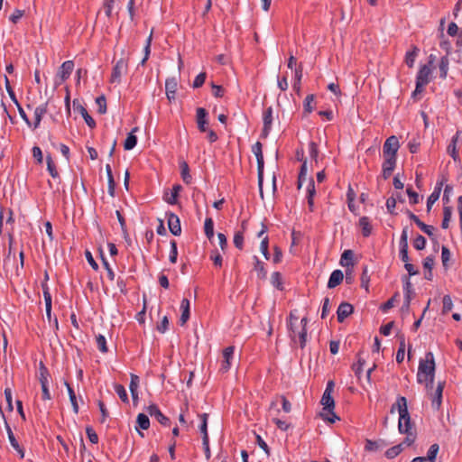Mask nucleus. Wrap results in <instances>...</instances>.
I'll return each instance as SVG.
<instances>
[{"instance_id": "f257e3e1", "label": "nucleus", "mask_w": 462, "mask_h": 462, "mask_svg": "<svg viewBox=\"0 0 462 462\" xmlns=\"http://www.w3.org/2000/svg\"><path fill=\"white\" fill-rule=\"evenodd\" d=\"M397 409L399 412L398 430L401 434H405L406 437L403 443L406 446H411L416 439V431L414 424L411 422V416L407 408V400L403 396H399L396 402L393 404L391 412H394Z\"/></svg>"}, {"instance_id": "f03ea898", "label": "nucleus", "mask_w": 462, "mask_h": 462, "mask_svg": "<svg viewBox=\"0 0 462 462\" xmlns=\"http://www.w3.org/2000/svg\"><path fill=\"white\" fill-rule=\"evenodd\" d=\"M435 376V360L432 352H427L425 358L419 362L417 381L419 383H426V386H432Z\"/></svg>"}, {"instance_id": "7ed1b4c3", "label": "nucleus", "mask_w": 462, "mask_h": 462, "mask_svg": "<svg viewBox=\"0 0 462 462\" xmlns=\"http://www.w3.org/2000/svg\"><path fill=\"white\" fill-rule=\"evenodd\" d=\"M334 387V382L331 380L328 381L321 398V404L323 405V410L328 411L331 415L330 417H328L326 420H328L331 423H334L337 420H339V418L333 411L335 408V401L332 396Z\"/></svg>"}, {"instance_id": "20e7f679", "label": "nucleus", "mask_w": 462, "mask_h": 462, "mask_svg": "<svg viewBox=\"0 0 462 462\" xmlns=\"http://www.w3.org/2000/svg\"><path fill=\"white\" fill-rule=\"evenodd\" d=\"M431 69L430 65H422L416 76V86L415 89L411 94L412 97H416L417 95L421 94L424 91L425 86H427L430 80Z\"/></svg>"}, {"instance_id": "39448f33", "label": "nucleus", "mask_w": 462, "mask_h": 462, "mask_svg": "<svg viewBox=\"0 0 462 462\" xmlns=\"http://www.w3.org/2000/svg\"><path fill=\"white\" fill-rule=\"evenodd\" d=\"M127 61L124 58L118 60L113 67L110 81L119 84L122 75L127 72Z\"/></svg>"}, {"instance_id": "423d86ee", "label": "nucleus", "mask_w": 462, "mask_h": 462, "mask_svg": "<svg viewBox=\"0 0 462 462\" xmlns=\"http://www.w3.org/2000/svg\"><path fill=\"white\" fill-rule=\"evenodd\" d=\"M74 69V62L72 60L64 61L59 69L56 75L55 84L60 85L67 80Z\"/></svg>"}, {"instance_id": "0eeeda50", "label": "nucleus", "mask_w": 462, "mask_h": 462, "mask_svg": "<svg viewBox=\"0 0 462 462\" xmlns=\"http://www.w3.org/2000/svg\"><path fill=\"white\" fill-rule=\"evenodd\" d=\"M399 146V140L396 136L388 137L383 147V157H396Z\"/></svg>"}, {"instance_id": "6e6552de", "label": "nucleus", "mask_w": 462, "mask_h": 462, "mask_svg": "<svg viewBox=\"0 0 462 462\" xmlns=\"http://www.w3.org/2000/svg\"><path fill=\"white\" fill-rule=\"evenodd\" d=\"M147 412L151 417H153L162 426L168 427L171 425V420L166 417L159 409L156 404H151L147 407Z\"/></svg>"}, {"instance_id": "1a4fd4ad", "label": "nucleus", "mask_w": 462, "mask_h": 462, "mask_svg": "<svg viewBox=\"0 0 462 462\" xmlns=\"http://www.w3.org/2000/svg\"><path fill=\"white\" fill-rule=\"evenodd\" d=\"M447 181L445 177H442L436 182L433 192L429 196L427 199V211L430 212L432 205L439 199L444 183Z\"/></svg>"}, {"instance_id": "9d476101", "label": "nucleus", "mask_w": 462, "mask_h": 462, "mask_svg": "<svg viewBox=\"0 0 462 462\" xmlns=\"http://www.w3.org/2000/svg\"><path fill=\"white\" fill-rule=\"evenodd\" d=\"M273 109L272 106L267 107L263 110V130H262V136L267 137L269 134L272 125H273Z\"/></svg>"}, {"instance_id": "9b49d317", "label": "nucleus", "mask_w": 462, "mask_h": 462, "mask_svg": "<svg viewBox=\"0 0 462 462\" xmlns=\"http://www.w3.org/2000/svg\"><path fill=\"white\" fill-rule=\"evenodd\" d=\"M168 227L170 232L174 236H180L181 234V226L179 217L172 213H166Z\"/></svg>"}, {"instance_id": "f8f14e48", "label": "nucleus", "mask_w": 462, "mask_h": 462, "mask_svg": "<svg viewBox=\"0 0 462 462\" xmlns=\"http://www.w3.org/2000/svg\"><path fill=\"white\" fill-rule=\"evenodd\" d=\"M235 347L230 346L223 350V360L221 362L220 372L226 373L231 366V360L234 358Z\"/></svg>"}, {"instance_id": "ddd939ff", "label": "nucleus", "mask_w": 462, "mask_h": 462, "mask_svg": "<svg viewBox=\"0 0 462 462\" xmlns=\"http://www.w3.org/2000/svg\"><path fill=\"white\" fill-rule=\"evenodd\" d=\"M384 161L382 165V176L384 180L391 177L396 166V157H383Z\"/></svg>"}, {"instance_id": "4468645a", "label": "nucleus", "mask_w": 462, "mask_h": 462, "mask_svg": "<svg viewBox=\"0 0 462 462\" xmlns=\"http://www.w3.org/2000/svg\"><path fill=\"white\" fill-rule=\"evenodd\" d=\"M5 430L8 435V439L10 441V444L12 448L18 453L20 458L24 457V449L20 446L17 439H15L14 432L9 426V424L5 421Z\"/></svg>"}, {"instance_id": "2eb2a0df", "label": "nucleus", "mask_w": 462, "mask_h": 462, "mask_svg": "<svg viewBox=\"0 0 462 462\" xmlns=\"http://www.w3.org/2000/svg\"><path fill=\"white\" fill-rule=\"evenodd\" d=\"M208 112L203 107H198L196 110V117H197V124L198 128L200 132L204 133L208 131L207 125H208Z\"/></svg>"}, {"instance_id": "dca6fc26", "label": "nucleus", "mask_w": 462, "mask_h": 462, "mask_svg": "<svg viewBox=\"0 0 462 462\" xmlns=\"http://www.w3.org/2000/svg\"><path fill=\"white\" fill-rule=\"evenodd\" d=\"M354 311V307L347 302H342L337 310V316L338 322H343L349 315Z\"/></svg>"}, {"instance_id": "f3484780", "label": "nucleus", "mask_w": 462, "mask_h": 462, "mask_svg": "<svg viewBox=\"0 0 462 462\" xmlns=\"http://www.w3.org/2000/svg\"><path fill=\"white\" fill-rule=\"evenodd\" d=\"M73 106H74L75 109L80 113V115L84 118L86 124L90 128H95L96 122L93 119V117L88 113L87 109L82 105H80L78 100L73 101Z\"/></svg>"}, {"instance_id": "a211bd4d", "label": "nucleus", "mask_w": 462, "mask_h": 462, "mask_svg": "<svg viewBox=\"0 0 462 462\" xmlns=\"http://www.w3.org/2000/svg\"><path fill=\"white\" fill-rule=\"evenodd\" d=\"M182 189V187L181 185L180 184H175L173 185L172 187V189L171 191V193H165L164 196H163V199L170 205H176L177 202H178V197H179V193L180 191Z\"/></svg>"}, {"instance_id": "6ab92c4d", "label": "nucleus", "mask_w": 462, "mask_h": 462, "mask_svg": "<svg viewBox=\"0 0 462 462\" xmlns=\"http://www.w3.org/2000/svg\"><path fill=\"white\" fill-rule=\"evenodd\" d=\"M48 111V103H44L40 105L34 109V123H33V128L36 129L39 127L41 121L44 115Z\"/></svg>"}, {"instance_id": "aec40b11", "label": "nucleus", "mask_w": 462, "mask_h": 462, "mask_svg": "<svg viewBox=\"0 0 462 462\" xmlns=\"http://www.w3.org/2000/svg\"><path fill=\"white\" fill-rule=\"evenodd\" d=\"M344 279V274L342 271L340 270H335L332 272V273L329 276L328 282V287L329 289H333L339 285Z\"/></svg>"}, {"instance_id": "412c9836", "label": "nucleus", "mask_w": 462, "mask_h": 462, "mask_svg": "<svg viewBox=\"0 0 462 462\" xmlns=\"http://www.w3.org/2000/svg\"><path fill=\"white\" fill-rule=\"evenodd\" d=\"M165 91L169 100L175 98V94L177 91V81L174 78L166 79Z\"/></svg>"}, {"instance_id": "4be33fe9", "label": "nucleus", "mask_w": 462, "mask_h": 462, "mask_svg": "<svg viewBox=\"0 0 462 462\" xmlns=\"http://www.w3.org/2000/svg\"><path fill=\"white\" fill-rule=\"evenodd\" d=\"M309 319L307 317H303L300 320L301 328L298 332V337L300 339V346L301 348H304L307 342V324Z\"/></svg>"}, {"instance_id": "5701e85b", "label": "nucleus", "mask_w": 462, "mask_h": 462, "mask_svg": "<svg viewBox=\"0 0 462 462\" xmlns=\"http://www.w3.org/2000/svg\"><path fill=\"white\" fill-rule=\"evenodd\" d=\"M181 316L180 318V324L183 326L189 319V300L183 299L180 302Z\"/></svg>"}, {"instance_id": "b1692460", "label": "nucleus", "mask_w": 462, "mask_h": 462, "mask_svg": "<svg viewBox=\"0 0 462 462\" xmlns=\"http://www.w3.org/2000/svg\"><path fill=\"white\" fill-rule=\"evenodd\" d=\"M200 420H201V423H200V426H199V430L200 432L202 433L203 437H202V441H203V444H207L206 442L208 441V413H201L199 415Z\"/></svg>"}, {"instance_id": "393cba45", "label": "nucleus", "mask_w": 462, "mask_h": 462, "mask_svg": "<svg viewBox=\"0 0 462 462\" xmlns=\"http://www.w3.org/2000/svg\"><path fill=\"white\" fill-rule=\"evenodd\" d=\"M50 378H51V374L49 373L48 368L45 366V365L42 362H40L38 379L40 381L41 386L48 385Z\"/></svg>"}, {"instance_id": "a878e982", "label": "nucleus", "mask_w": 462, "mask_h": 462, "mask_svg": "<svg viewBox=\"0 0 462 462\" xmlns=\"http://www.w3.org/2000/svg\"><path fill=\"white\" fill-rule=\"evenodd\" d=\"M402 281L403 282L404 300L408 302V300H411L412 294L414 293L412 284L407 275H403Z\"/></svg>"}, {"instance_id": "bb28decb", "label": "nucleus", "mask_w": 462, "mask_h": 462, "mask_svg": "<svg viewBox=\"0 0 462 462\" xmlns=\"http://www.w3.org/2000/svg\"><path fill=\"white\" fill-rule=\"evenodd\" d=\"M302 71H303V69H302L301 64H300L295 69V71H294V79H293L292 88H293V90L298 95H300V82H301V79H302Z\"/></svg>"}, {"instance_id": "cd10ccee", "label": "nucleus", "mask_w": 462, "mask_h": 462, "mask_svg": "<svg viewBox=\"0 0 462 462\" xmlns=\"http://www.w3.org/2000/svg\"><path fill=\"white\" fill-rule=\"evenodd\" d=\"M359 226L362 229V235L365 237H368L372 233V226L368 217H361L359 218Z\"/></svg>"}, {"instance_id": "c85d7f7f", "label": "nucleus", "mask_w": 462, "mask_h": 462, "mask_svg": "<svg viewBox=\"0 0 462 462\" xmlns=\"http://www.w3.org/2000/svg\"><path fill=\"white\" fill-rule=\"evenodd\" d=\"M245 221L242 222V230L236 231L234 235V245L239 250H242L244 247V231L245 230Z\"/></svg>"}, {"instance_id": "c756f323", "label": "nucleus", "mask_w": 462, "mask_h": 462, "mask_svg": "<svg viewBox=\"0 0 462 462\" xmlns=\"http://www.w3.org/2000/svg\"><path fill=\"white\" fill-rule=\"evenodd\" d=\"M254 270L257 273L258 278L265 279L266 275H267V272L265 270L264 263L260 261L256 255L254 256Z\"/></svg>"}, {"instance_id": "7c9ffc66", "label": "nucleus", "mask_w": 462, "mask_h": 462, "mask_svg": "<svg viewBox=\"0 0 462 462\" xmlns=\"http://www.w3.org/2000/svg\"><path fill=\"white\" fill-rule=\"evenodd\" d=\"M354 253L352 250H345L341 254L340 264L345 267H349L354 265Z\"/></svg>"}, {"instance_id": "2f4dec72", "label": "nucleus", "mask_w": 462, "mask_h": 462, "mask_svg": "<svg viewBox=\"0 0 462 462\" xmlns=\"http://www.w3.org/2000/svg\"><path fill=\"white\" fill-rule=\"evenodd\" d=\"M443 388L444 384L442 383H439L435 391V396L432 399V407L435 409H439L441 405Z\"/></svg>"}, {"instance_id": "473e14b6", "label": "nucleus", "mask_w": 462, "mask_h": 462, "mask_svg": "<svg viewBox=\"0 0 462 462\" xmlns=\"http://www.w3.org/2000/svg\"><path fill=\"white\" fill-rule=\"evenodd\" d=\"M64 384L67 387L69 397V401L71 402L73 411L76 414H78L79 413V404H78V402H77V396L75 394V392H74L73 388L70 386V384L68 382H65Z\"/></svg>"}, {"instance_id": "72a5a7b5", "label": "nucleus", "mask_w": 462, "mask_h": 462, "mask_svg": "<svg viewBox=\"0 0 462 462\" xmlns=\"http://www.w3.org/2000/svg\"><path fill=\"white\" fill-rule=\"evenodd\" d=\"M449 60L448 57L443 56L440 58L439 68V77L441 79H446L448 71Z\"/></svg>"}, {"instance_id": "f704fd0d", "label": "nucleus", "mask_w": 462, "mask_h": 462, "mask_svg": "<svg viewBox=\"0 0 462 462\" xmlns=\"http://www.w3.org/2000/svg\"><path fill=\"white\" fill-rule=\"evenodd\" d=\"M137 128H134L133 131L128 134L125 143H124V148L126 151L132 150L135 147L137 143V137L134 134V132L136 131Z\"/></svg>"}, {"instance_id": "c9c22d12", "label": "nucleus", "mask_w": 462, "mask_h": 462, "mask_svg": "<svg viewBox=\"0 0 462 462\" xmlns=\"http://www.w3.org/2000/svg\"><path fill=\"white\" fill-rule=\"evenodd\" d=\"M419 49L416 46H413L411 51H409L405 54V63L409 68H412L414 66V62L416 57L418 56Z\"/></svg>"}, {"instance_id": "e433bc0d", "label": "nucleus", "mask_w": 462, "mask_h": 462, "mask_svg": "<svg viewBox=\"0 0 462 462\" xmlns=\"http://www.w3.org/2000/svg\"><path fill=\"white\" fill-rule=\"evenodd\" d=\"M106 171L107 174V180H108V193L110 196H115V180L112 173V168L110 164L106 165Z\"/></svg>"}, {"instance_id": "4c0bfd02", "label": "nucleus", "mask_w": 462, "mask_h": 462, "mask_svg": "<svg viewBox=\"0 0 462 462\" xmlns=\"http://www.w3.org/2000/svg\"><path fill=\"white\" fill-rule=\"evenodd\" d=\"M451 217H452V208L449 206H444L443 219H442V223H441V227L443 229H447L448 227Z\"/></svg>"}, {"instance_id": "58836bf2", "label": "nucleus", "mask_w": 462, "mask_h": 462, "mask_svg": "<svg viewBox=\"0 0 462 462\" xmlns=\"http://www.w3.org/2000/svg\"><path fill=\"white\" fill-rule=\"evenodd\" d=\"M257 161V173H258V185L260 189V192L262 193L263 189V166L264 161L263 158H258Z\"/></svg>"}, {"instance_id": "ea45409f", "label": "nucleus", "mask_w": 462, "mask_h": 462, "mask_svg": "<svg viewBox=\"0 0 462 462\" xmlns=\"http://www.w3.org/2000/svg\"><path fill=\"white\" fill-rule=\"evenodd\" d=\"M152 41V32H151L150 35L146 39L145 46L143 48L144 56L140 62V64L142 66H143L145 64V62L148 60V59L150 57Z\"/></svg>"}, {"instance_id": "a19ab883", "label": "nucleus", "mask_w": 462, "mask_h": 462, "mask_svg": "<svg viewBox=\"0 0 462 462\" xmlns=\"http://www.w3.org/2000/svg\"><path fill=\"white\" fill-rule=\"evenodd\" d=\"M314 98H315V97H314L313 94L308 95L305 97V100L303 102V113H304V115H309V114H310L314 110V106L312 105V103L314 101Z\"/></svg>"}, {"instance_id": "79ce46f5", "label": "nucleus", "mask_w": 462, "mask_h": 462, "mask_svg": "<svg viewBox=\"0 0 462 462\" xmlns=\"http://www.w3.org/2000/svg\"><path fill=\"white\" fill-rule=\"evenodd\" d=\"M404 356H405V338H404V336L402 335L400 337L399 349L396 353L397 363H399V364L402 363L404 360Z\"/></svg>"}, {"instance_id": "37998d69", "label": "nucleus", "mask_w": 462, "mask_h": 462, "mask_svg": "<svg viewBox=\"0 0 462 462\" xmlns=\"http://www.w3.org/2000/svg\"><path fill=\"white\" fill-rule=\"evenodd\" d=\"M137 426L142 430H148L150 427V420L147 415L139 413L136 419Z\"/></svg>"}, {"instance_id": "c03bdc74", "label": "nucleus", "mask_w": 462, "mask_h": 462, "mask_svg": "<svg viewBox=\"0 0 462 462\" xmlns=\"http://www.w3.org/2000/svg\"><path fill=\"white\" fill-rule=\"evenodd\" d=\"M180 170H181L180 174H181L182 180L186 184H189L191 182L192 177L189 174V165L187 164V162H183L180 164Z\"/></svg>"}, {"instance_id": "a18cd8bd", "label": "nucleus", "mask_w": 462, "mask_h": 462, "mask_svg": "<svg viewBox=\"0 0 462 462\" xmlns=\"http://www.w3.org/2000/svg\"><path fill=\"white\" fill-rule=\"evenodd\" d=\"M46 163H47V171L51 174L52 178H58L59 172L57 171L56 165L51 158V155H47L46 157Z\"/></svg>"}, {"instance_id": "49530a36", "label": "nucleus", "mask_w": 462, "mask_h": 462, "mask_svg": "<svg viewBox=\"0 0 462 462\" xmlns=\"http://www.w3.org/2000/svg\"><path fill=\"white\" fill-rule=\"evenodd\" d=\"M402 445H405V444L402 442L399 445H396V446H393V447L388 448L385 452L386 457L387 458H394L395 457H397L403 449Z\"/></svg>"}, {"instance_id": "de8ad7c7", "label": "nucleus", "mask_w": 462, "mask_h": 462, "mask_svg": "<svg viewBox=\"0 0 462 462\" xmlns=\"http://www.w3.org/2000/svg\"><path fill=\"white\" fill-rule=\"evenodd\" d=\"M204 231L205 235L208 239H211L214 236V222L212 218L208 217L205 220L204 224Z\"/></svg>"}, {"instance_id": "09e8293b", "label": "nucleus", "mask_w": 462, "mask_h": 462, "mask_svg": "<svg viewBox=\"0 0 462 462\" xmlns=\"http://www.w3.org/2000/svg\"><path fill=\"white\" fill-rule=\"evenodd\" d=\"M115 391L124 403H128L129 399L125 388L122 384H115Z\"/></svg>"}, {"instance_id": "8fccbe9b", "label": "nucleus", "mask_w": 462, "mask_h": 462, "mask_svg": "<svg viewBox=\"0 0 462 462\" xmlns=\"http://www.w3.org/2000/svg\"><path fill=\"white\" fill-rule=\"evenodd\" d=\"M365 364V359H363L360 356V354L357 355V362L352 365V369L355 372V374L357 377H360L364 365Z\"/></svg>"}, {"instance_id": "3c124183", "label": "nucleus", "mask_w": 462, "mask_h": 462, "mask_svg": "<svg viewBox=\"0 0 462 462\" xmlns=\"http://www.w3.org/2000/svg\"><path fill=\"white\" fill-rule=\"evenodd\" d=\"M457 138H458V133H457V134L452 137L451 143L448 146V152L450 154V156L455 161L458 158L457 149H456V143L457 142Z\"/></svg>"}, {"instance_id": "603ef678", "label": "nucleus", "mask_w": 462, "mask_h": 462, "mask_svg": "<svg viewBox=\"0 0 462 462\" xmlns=\"http://www.w3.org/2000/svg\"><path fill=\"white\" fill-rule=\"evenodd\" d=\"M96 344L100 352L106 353L108 351L106 339L103 335L98 334L96 336Z\"/></svg>"}, {"instance_id": "864d4df0", "label": "nucleus", "mask_w": 462, "mask_h": 462, "mask_svg": "<svg viewBox=\"0 0 462 462\" xmlns=\"http://www.w3.org/2000/svg\"><path fill=\"white\" fill-rule=\"evenodd\" d=\"M439 445L438 444H432L428 452H427V457H424L427 461H430V462H435L436 460V457L438 455V452H439Z\"/></svg>"}, {"instance_id": "5fc2aeb1", "label": "nucleus", "mask_w": 462, "mask_h": 462, "mask_svg": "<svg viewBox=\"0 0 462 462\" xmlns=\"http://www.w3.org/2000/svg\"><path fill=\"white\" fill-rule=\"evenodd\" d=\"M140 383V378L137 374H130V384L129 389L131 393H134V392H138Z\"/></svg>"}, {"instance_id": "6e6d98bb", "label": "nucleus", "mask_w": 462, "mask_h": 462, "mask_svg": "<svg viewBox=\"0 0 462 462\" xmlns=\"http://www.w3.org/2000/svg\"><path fill=\"white\" fill-rule=\"evenodd\" d=\"M171 251L169 255V260L171 263H176L178 257V248L177 242L175 240L171 241Z\"/></svg>"}, {"instance_id": "4d7b16f0", "label": "nucleus", "mask_w": 462, "mask_h": 462, "mask_svg": "<svg viewBox=\"0 0 462 462\" xmlns=\"http://www.w3.org/2000/svg\"><path fill=\"white\" fill-rule=\"evenodd\" d=\"M269 238L268 236H265L263 238L261 245H260V250L264 256L266 260L270 259V253H269Z\"/></svg>"}, {"instance_id": "13d9d810", "label": "nucleus", "mask_w": 462, "mask_h": 462, "mask_svg": "<svg viewBox=\"0 0 462 462\" xmlns=\"http://www.w3.org/2000/svg\"><path fill=\"white\" fill-rule=\"evenodd\" d=\"M426 238L421 235H418L413 240V247L416 250H423L426 246Z\"/></svg>"}, {"instance_id": "bf43d9fd", "label": "nucleus", "mask_w": 462, "mask_h": 462, "mask_svg": "<svg viewBox=\"0 0 462 462\" xmlns=\"http://www.w3.org/2000/svg\"><path fill=\"white\" fill-rule=\"evenodd\" d=\"M442 303H443L442 312L444 314L449 312L452 310L453 302H452V299L449 295H445L443 297Z\"/></svg>"}, {"instance_id": "052dcab7", "label": "nucleus", "mask_w": 462, "mask_h": 462, "mask_svg": "<svg viewBox=\"0 0 462 462\" xmlns=\"http://www.w3.org/2000/svg\"><path fill=\"white\" fill-rule=\"evenodd\" d=\"M271 282L272 284L275 286L277 289H282V275L279 272H274L272 273Z\"/></svg>"}, {"instance_id": "680f3d73", "label": "nucleus", "mask_w": 462, "mask_h": 462, "mask_svg": "<svg viewBox=\"0 0 462 462\" xmlns=\"http://www.w3.org/2000/svg\"><path fill=\"white\" fill-rule=\"evenodd\" d=\"M206 78H207V74L206 72H200L194 79L193 81V84H192V87L194 88H199L200 87L203 86V84L205 83V80H206Z\"/></svg>"}, {"instance_id": "e2e57ef3", "label": "nucleus", "mask_w": 462, "mask_h": 462, "mask_svg": "<svg viewBox=\"0 0 462 462\" xmlns=\"http://www.w3.org/2000/svg\"><path fill=\"white\" fill-rule=\"evenodd\" d=\"M380 448H381V445H380L379 441H374V440H371V439H366L365 445V449L366 451H370V452L376 451Z\"/></svg>"}, {"instance_id": "0e129e2a", "label": "nucleus", "mask_w": 462, "mask_h": 462, "mask_svg": "<svg viewBox=\"0 0 462 462\" xmlns=\"http://www.w3.org/2000/svg\"><path fill=\"white\" fill-rule=\"evenodd\" d=\"M86 433L88 435V438L89 439V441L92 443V444H97L98 442V436L97 434L96 433V431L93 430L92 427L90 426H88L86 428Z\"/></svg>"}, {"instance_id": "69168bd1", "label": "nucleus", "mask_w": 462, "mask_h": 462, "mask_svg": "<svg viewBox=\"0 0 462 462\" xmlns=\"http://www.w3.org/2000/svg\"><path fill=\"white\" fill-rule=\"evenodd\" d=\"M309 152H310V156L311 157V159L317 162L318 156H319V147L316 143H314V142L310 143Z\"/></svg>"}, {"instance_id": "338daca9", "label": "nucleus", "mask_w": 462, "mask_h": 462, "mask_svg": "<svg viewBox=\"0 0 462 462\" xmlns=\"http://www.w3.org/2000/svg\"><path fill=\"white\" fill-rule=\"evenodd\" d=\"M399 296L398 292H396L391 299H389L386 302H384L381 306V310L383 312H387L390 309H392L394 306V302L396 298Z\"/></svg>"}, {"instance_id": "774afa93", "label": "nucleus", "mask_w": 462, "mask_h": 462, "mask_svg": "<svg viewBox=\"0 0 462 462\" xmlns=\"http://www.w3.org/2000/svg\"><path fill=\"white\" fill-rule=\"evenodd\" d=\"M96 103L98 106L99 114H105L106 112V101L104 96H100L96 98Z\"/></svg>"}]
</instances>
